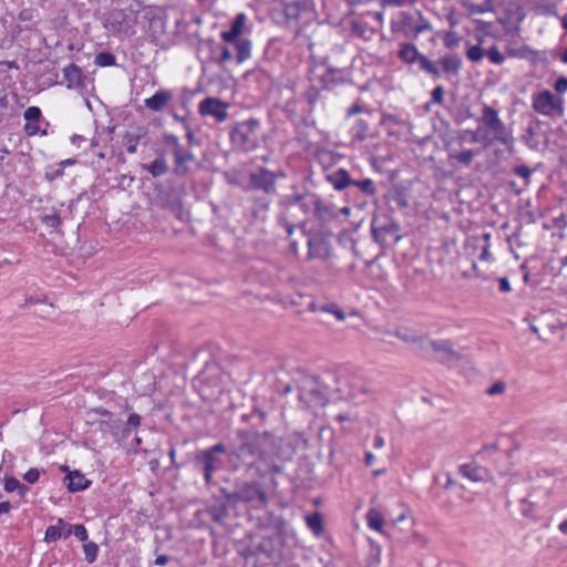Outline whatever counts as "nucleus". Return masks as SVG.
Here are the masks:
<instances>
[{"mask_svg":"<svg viewBox=\"0 0 567 567\" xmlns=\"http://www.w3.org/2000/svg\"><path fill=\"white\" fill-rule=\"evenodd\" d=\"M72 535V525L64 522L62 518L58 519L56 525H51L45 530L44 540L55 542L58 539H65Z\"/></svg>","mask_w":567,"mask_h":567,"instance_id":"9b49d317","label":"nucleus"},{"mask_svg":"<svg viewBox=\"0 0 567 567\" xmlns=\"http://www.w3.org/2000/svg\"><path fill=\"white\" fill-rule=\"evenodd\" d=\"M533 106L544 115L559 116L563 114V100L547 90L534 96Z\"/></svg>","mask_w":567,"mask_h":567,"instance_id":"39448f33","label":"nucleus"},{"mask_svg":"<svg viewBox=\"0 0 567 567\" xmlns=\"http://www.w3.org/2000/svg\"><path fill=\"white\" fill-rule=\"evenodd\" d=\"M133 22L124 10H115L104 21V27L113 33H127Z\"/></svg>","mask_w":567,"mask_h":567,"instance_id":"6e6552de","label":"nucleus"},{"mask_svg":"<svg viewBox=\"0 0 567 567\" xmlns=\"http://www.w3.org/2000/svg\"><path fill=\"white\" fill-rule=\"evenodd\" d=\"M237 48V61L240 63L249 58L250 55V43L245 40H240L236 43Z\"/></svg>","mask_w":567,"mask_h":567,"instance_id":"bb28decb","label":"nucleus"},{"mask_svg":"<svg viewBox=\"0 0 567 567\" xmlns=\"http://www.w3.org/2000/svg\"><path fill=\"white\" fill-rule=\"evenodd\" d=\"M487 56L495 64H501L504 61V56L496 49H491L487 52Z\"/></svg>","mask_w":567,"mask_h":567,"instance_id":"c03bdc74","label":"nucleus"},{"mask_svg":"<svg viewBox=\"0 0 567 567\" xmlns=\"http://www.w3.org/2000/svg\"><path fill=\"white\" fill-rule=\"evenodd\" d=\"M443 95V89L442 87H436L434 91H433V99L435 101H441V97Z\"/></svg>","mask_w":567,"mask_h":567,"instance_id":"052dcab7","label":"nucleus"},{"mask_svg":"<svg viewBox=\"0 0 567 567\" xmlns=\"http://www.w3.org/2000/svg\"><path fill=\"white\" fill-rule=\"evenodd\" d=\"M75 163H76L75 159L68 158V159L61 161L58 165L64 169L66 166L74 165Z\"/></svg>","mask_w":567,"mask_h":567,"instance_id":"13d9d810","label":"nucleus"},{"mask_svg":"<svg viewBox=\"0 0 567 567\" xmlns=\"http://www.w3.org/2000/svg\"><path fill=\"white\" fill-rule=\"evenodd\" d=\"M10 508H11L10 502H8V501L0 502V516L2 514L9 513Z\"/></svg>","mask_w":567,"mask_h":567,"instance_id":"603ef678","label":"nucleus"},{"mask_svg":"<svg viewBox=\"0 0 567 567\" xmlns=\"http://www.w3.org/2000/svg\"><path fill=\"white\" fill-rule=\"evenodd\" d=\"M280 4L281 0H275L270 8V17L277 23H281L284 20V11L280 9Z\"/></svg>","mask_w":567,"mask_h":567,"instance_id":"7c9ffc66","label":"nucleus"},{"mask_svg":"<svg viewBox=\"0 0 567 567\" xmlns=\"http://www.w3.org/2000/svg\"><path fill=\"white\" fill-rule=\"evenodd\" d=\"M257 435L254 432H239L238 443L234 446L233 454L245 462H252L259 454Z\"/></svg>","mask_w":567,"mask_h":567,"instance_id":"7ed1b4c3","label":"nucleus"},{"mask_svg":"<svg viewBox=\"0 0 567 567\" xmlns=\"http://www.w3.org/2000/svg\"><path fill=\"white\" fill-rule=\"evenodd\" d=\"M420 54L414 45L411 44H402L401 49L399 51V58L406 62V63H413L416 60L420 61Z\"/></svg>","mask_w":567,"mask_h":567,"instance_id":"4be33fe9","label":"nucleus"},{"mask_svg":"<svg viewBox=\"0 0 567 567\" xmlns=\"http://www.w3.org/2000/svg\"><path fill=\"white\" fill-rule=\"evenodd\" d=\"M83 551L85 555V560L89 564H92L96 560L99 554V546L94 542H86L83 544Z\"/></svg>","mask_w":567,"mask_h":567,"instance_id":"a878e982","label":"nucleus"},{"mask_svg":"<svg viewBox=\"0 0 567 567\" xmlns=\"http://www.w3.org/2000/svg\"><path fill=\"white\" fill-rule=\"evenodd\" d=\"M83 141H84V138L81 135H73L71 137L72 144H74L76 146H80V143L83 142Z\"/></svg>","mask_w":567,"mask_h":567,"instance_id":"e2e57ef3","label":"nucleus"},{"mask_svg":"<svg viewBox=\"0 0 567 567\" xmlns=\"http://www.w3.org/2000/svg\"><path fill=\"white\" fill-rule=\"evenodd\" d=\"M72 534H74V536L82 542L87 539V530L81 524L72 525Z\"/></svg>","mask_w":567,"mask_h":567,"instance_id":"f704fd0d","label":"nucleus"},{"mask_svg":"<svg viewBox=\"0 0 567 567\" xmlns=\"http://www.w3.org/2000/svg\"><path fill=\"white\" fill-rule=\"evenodd\" d=\"M204 452H209L212 456H217V454L226 453L227 449L223 443H217L207 450H203Z\"/></svg>","mask_w":567,"mask_h":567,"instance_id":"37998d69","label":"nucleus"},{"mask_svg":"<svg viewBox=\"0 0 567 567\" xmlns=\"http://www.w3.org/2000/svg\"><path fill=\"white\" fill-rule=\"evenodd\" d=\"M362 192L367 194L374 193V186L371 179H363L354 183Z\"/></svg>","mask_w":567,"mask_h":567,"instance_id":"58836bf2","label":"nucleus"},{"mask_svg":"<svg viewBox=\"0 0 567 567\" xmlns=\"http://www.w3.org/2000/svg\"><path fill=\"white\" fill-rule=\"evenodd\" d=\"M246 21V14L239 13L236 16L228 31L221 33V38L227 42H234L243 33L244 24Z\"/></svg>","mask_w":567,"mask_h":567,"instance_id":"f3484780","label":"nucleus"},{"mask_svg":"<svg viewBox=\"0 0 567 567\" xmlns=\"http://www.w3.org/2000/svg\"><path fill=\"white\" fill-rule=\"evenodd\" d=\"M172 99L173 94L171 91L161 90L151 97L145 99L144 105L153 112H159L164 110Z\"/></svg>","mask_w":567,"mask_h":567,"instance_id":"f8f14e48","label":"nucleus"},{"mask_svg":"<svg viewBox=\"0 0 567 567\" xmlns=\"http://www.w3.org/2000/svg\"><path fill=\"white\" fill-rule=\"evenodd\" d=\"M558 529L561 534L564 535H567V519L566 520H563L559 525H558Z\"/></svg>","mask_w":567,"mask_h":567,"instance_id":"0e129e2a","label":"nucleus"},{"mask_svg":"<svg viewBox=\"0 0 567 567\" xmlns=\"http://www.w3.org/2000/svg\"><path fill=\"white\" fill-rule=\"evenodd\" d=\"M349 184V178L346 174H342V179L336 185L337 188L341 189Z\"/></svg>","mask_w":567,"mask_h":567,"instance_id":"6e6d98bb","label":"nucleus"},{"mask_svg":"<svg viewBox=\"0 0 567 567\" xmlns=\"http://www.w3.org/2000/svg\"><path fill=\"white\" fill-rule=\"evenodd\" d=\"M143 169L147 171L153 177L165 175L169 167L164 156L156 157L152 163L143 165Z\"/></svg>","mask_w":567,"mask_h":567,"instance_id":"6ab92c4d","label":"nucleus"},{"mask_svg":"<svg viewBox=\"0 0 567 567\" xmlns=\"http://www.w3.org/2000/svg\"><path fill=\"white\" fill-rule=\"evenodd\" d=\"M499 285H501V290L502 291H509L511 290V285L509 282L506 280V279H501L499 280Z\"/></svg>","mask_w":567,"mask_h":567,"instance_id":"680f3d73","label":"nucleus"},{"mask_svg":"<svg viewBox=\"0 0 567 567\" xmlns=\"http://www.w3.org/2000/svg\"><path fill=\"white\" fill-rule=\"evenodd\" d=\"M307 527L316 537H321L324 532V519L320 513H310L305 516Z\"/></svg>","mask_w":567,"mask_h":567,"instance_id":"a211bd4d","label":"nucleus"},{"mask_svg":"<svg viewBox=\"0 0 567 567\" xmlns=\"http://www.w3.org/2000/svg\"><path fill=\"white\" fill-rule=\"evenodd\" d=\"M4 489L9 493L17 492L20 496H24L29 492V487L21 484L16 477H7L4 480Z\"/></svg>","mask_w":567,"mask_h":567,"instance_id":"5701e85b","label":"nucleus"},{"mask_svg":"<svg viewBox=\"0 0 567 567\" xmlns=\"http://www.w3.org/2000/svg\"><path fill=\"white\" fill-rule=\"evenodd\" d=\"M292 390L298 392L299 400L308 408L322 404L316 379L302 370L290 373V384L286 385V393Z\"/></svg>","mask_w":567,"mask_h":567,"instance_id":"f03ea898","label":"nucleus"},{"mask_svg":"<svg viewBox=\"0 0 567 567\" xmlns=\"http://www.w3.org/2000/svg\"><path fill=\"white\" fill-rule=\"evenodd\" d=\"M63 174H64V169L58 165L56 168H50V169L47 171L45 178L49 182H52V181H54L56 178L62 177Z\"/></svg>","mask_w":567,"mask_h":567,"instance_id":"4c0bfd02","label":"nucleus"},{"mask_svg":"<svg viewBox=\"0 0 567 567\" xmlns=\"http://www.w3.org/2000/svg\"><path fill=\"white\" fill-rule=\"evenodd\" d=\"M473 157V154L471 152H464L460 155L461 161L468 162Z\"/></svg>","mask_w":567,"mask_h":567,"instance_id":"69168bd1","label":"nucleus"},{"mask_svg":"<svg viewBox=\"0 0 567 567\" xmlns=\"http://www.w3.org/2000/svg\"><path fill=\"white\" fill-rule=\"evenodd\" d=\"M208 514L214 522L221 524L228 516V508L225 504L213 505L208 508Z\"/></svg>","mask_w":567,"mask_h":567,"instance_id":"b1692460","label":"nucleus"},{"mask_svg":"<svg viewBox=\"0 0 567 567\" xmlns=\"http://www.w3.org/2000/svg\"><path fill=\"white\" fill-rule=\"evenodd\" d=\"M40 477V471L38 468H30L23 476L29 484H34Z\"/></svg>","mask_w":567,"mask_h":567,"instance_id":"a19ab883","label":"nucleus"},{"mask_svg":"<svg viewBox=\"0 0 567 567\" xmlns=\"http://www.w3.org/2000/svg\"><path fill=\"white\" fill-rule=\"evenodd\" d=\"M231 58H233V54H231L230 50L227 47H221V54L218 59V62L225 63V62L231 60Z\"/></svg>","mask_w":567,"mask_h":567,"instance_id":"de8ad7c7","label":"nucleus"},{"mask_svg":"<svg viewBox=\"0 0 567 567\" xmlns=\"http://www.w3.org/2000/svg\"><path fill=\"white\" fill-rule=\"evenodd\" d=\"M367 520H368V525L377 530V532H381L382 530V527H383V516L381 515V513L377 509H370L367 514Z\"/></svg>","mask_w":567,"mask_h":567,"instance_id":"393cba45","label":"nucleus"},{"mask_svg":"<svg viewBox=\"0 0 567 567\" xmlns=\"http://www.w3.org/2000/svg\"><path fill=\"white\" fill-rule=\"evenodd\" d=\"M39 131H40L39 122H27L24 124V132L29 136H33V135L38 134Z\"/></svg>","mask_w":567,"mask_h":567,"instance_id":"79ce46f5","label":"nucleus"},{"mask_svg":"<svg viewBox=\"0 0 567 567\" xmlns=\"http://www.w3.org/2000/svg\"><path fill=\"white\" fill-rule=\"evenodd\" d=\"M146 128L142 126H136L131 131H127L123 136V143L126 147V151L130 154H134L137 151V145L140 141L146 136Z\"/></svg>","mask_w":567,"mask_h":567,"instance_id":"ddd939ff","label":"nucleus"},{"mask_svg":"<svg viewBox=\"0 0 567 567\" xmlns=\"http://www.w3.org/2000/svg\"><path fill=\"white\" fill-rule=\"evenodd\" d=\"M41 114V110L38 106H29L24 111L23 116L27 122H39Z\"/></svg>","mask_w":567,"mask_h":567,"instance_id":"2f4dec72","label":"nucleus"},{"mask_svg":"<svg viewBox=\"0 0 567 567\" xmlns=\"http://www.w3.org/2000/svg\"><path fill=\"white\" fill-rule=\"evenodd\" d=\"M95 64L100 66L115 65V56L110 52H101L95 56Z\"/></svg>","mask_w":567,"mask_h":567,"instance_id":"c85d7f7f","label":"nucleus"},{"mask_svg":"<svg viewBox=\"0 0 567 567\" xmlns=\"http://www.w3.org/2000/svg\"><path fill=\"white\" fill-rule=\"evenodd\" d=\"M164 142L168 145H172L174 150H177L182 146L179 143V138L173 134H164Z\"/></svg>","mask_w":567,"mask_h":567,"instance_id":"a18cd8bd","label":"nucleus"},{"mask_svg":"<svg viewBox=\"0 0 567 567\" xmlns=\"http://www.w3.org/2000/svg\"><path fill=\"white\" fill-rule=\"evenodd\" d=\"M141 424V416L137 413H131L126 426L127 427H137Z\"/></svg>","mask_w":567,"mask_h":567,"instance_id":"49530a36","label":"nucleus"},{"mask_svg":"<svg viewBox=\"0 0 567 567\" xmlns=\"http://www.w3.org/2000/svg\"><path fill=\"white\" fill-rule=\"evenodd\" d=\"M228 104L217 97H206L198 105V112L203 116H213L217 122L221 123L228 117Z\"/></svg>","mask_w":567,"mask_h":567,"instance_id":"0eeeda50","label":"nucleus"},{"mask_svg":"<svg viewBox=\"0 0 567 567\" xmlns=\"http://www.w3.org/2000/svg\"><path fill=\"white\" fill-rule=\"evenodd\" d=\"M40 301H41V300H40L39 298H35V297H32V296H31V297H28V298L25 299V305L38 303V302H40Z\"/></svg>","mask_w":567,"mask_h":567,"instance_id":"338daca9","label":"nucleus"},{"mask_svg":"<svg viewBox=\"0 0 567 567\" xmlns=\"http://www.w3.org/2000/svg\"><path fill=\"white\" fill-rule=\"evenodd\" d=\"M251 183L256 188L270 193L275 188V175L268 171H260L251 175Z\"/></svg>","mask_w":567,"mask_h":567,"instance_id":"4468645a","label":"nucleus"},{"mask_svg":"<svg viewBox=\"0 0 567 567\" xmlns=\"http://www.w3.org/2000/svg\"><path fill=\"white\" fill-rule=\"evenodd\" d=\"M555 90L558 92V93H564L567 91V79L565 78H560L556 81L555 83Z\"/></svg>","mask_w":567,"mask_h":567,"instance_id":"09e8293b","label":"nucleus"},{"mask_svg":"<svg viewBox=\"0 0 567 567\" xmlns=\"http://www.w3.org/2000/svg\"><path fill=\"white\" fill-rule=\"evenodd\" d=\"M231 504L257 502L266 504V494L258 483H239L236 486V495L229 496Z\"/></svg>","mask_w":567,"mask_h":567,"instance_id":"20e7f679","label":"nucleus"},{"mask_svg":"<svg viewBox=\"0 0 567 567\" xmlns=\"http://www.w3.org/2000/svg\"><path fill=\"white\" fill-rule=\"evenodd\" d=\"M173 155L175 158V174L177 175H184L187 173L188 168L186 167V164L188 162H193L195 159L194 155L185 151L182 146L177 150H173Z\"/></svg>","mask_w":567,"mask_h":567,"instance_id":"2eb2a0df","label":"nucleus"},{"mask_svg":"<svg viewBox=\"0 0 567 567\" xmlns=\"http://www.w3.org/2000/svg\"><path fill=\"white\" fill-rule=\"evenodd\" d=\"M480 259L484 261H489L492 259V254L488 250V246H485L480 255Z\"/></svg>","mask_w":567,"mask_h":567,"instance_id":"3c124183","label":"nucleus"},{"mask_svg":"<svg viewBox=\"0 0 567 567\" xmlns=\"http://www.w3.org/2000/svg\"><path fill=\"white\" fill-rule=\"evenodd\" d=\"M481 455L483 458L493 461L492 468L478 465L476 463L464 464L460 467V473L472 482H491L496 484L499 480L512 474V464L505 452H501L495 445H485Z\"/></svg>","mask_w":567,"mask_h":567,"instance_id":"f257e3e1","label":"nucleus"},{"mask_svg":"<svg viewBox=\"0 0 567 567\" xmlns=\"http://www.w3.org/2000/svg\"><path fill=\"white\" fill-rule=\"evenodd\" d=\"M233 143L243 148L244 151H250L256 146V140L252 136L251 128L244 124L233 130L230 134Z\"/></svg>","mask_w":567,"mask_h":567,"instance_id":"1a4fd4ad","label":"nucleus"},{"mask_svg":"<svg viewBox=\"0 0 567 567\" xmlns=\"http://www.w3.org/2000/svg\"><path fill=\"white\" fill-rule=\"evenodd\" d=\"M41 220L47 227H51L54 229H56L61 225V217L58 214L44 215L42 216Z\"/></svg>","mask_w":567,"mask_h":567,"instance_id":"473e14b6","label":"nucleus"},{"mask_svg":"<svg viewBox=\"0 0 567 567\" xmlns=\"http://www.w3.org/2000/svg\"><path fill=\"white\" fill-rule=\"evenodd\" d=\"M420 64L424 71H426L431 74H434V75L439 74V70L435 66V64L433 62L429 61L425 56H420Z\"/></svg>","mask_w":567,"mask_h":567,"instance_id":"72a5a7b5","label":"nucleus"},{"mask_svg":"<svg viewBox=\"0 0 567 567\" xmlns=\"http://www.w3.org/2000/svg\"><path fill=\"white\" fill-rule=\"evenodd\" d=\"M157 199H158L159 205L162 207L168 208L172 212H176V210H178L181 208V203H179L178 198H176L175 196L171 195L169 193L161 192L157 195Z\"/></svg>","mask_w":567,"mask_h":567,"instance_id":"412c9836","label":"nucleus"},{"mask_svg":"<svg viewBox=\"0 0 567 567\" xmlns=\"http://www.w3.org/2000/svg\"><path fill=\"white\" fill-rule=\"evenodd\" d=\"M286 16L295 19H302L303 17L311 16V3L306 1L301 4V8L298 3H292L286 7Z\"/></svg>","mask_w":567,"mask_h":567,"instance_id":"aec40b11","label":"nucleus"},{"mask_svg":"<svg viewBox=\"0 0 567 567\" xmlns=\"http://www.w3.org/2000/svg\"><path fill=\"white\" fill-rule=\"evenodd\" d=\"M484 53L478 45L471 47L467 50V58L472 61H480L483 58Z\"/></svg>","mask_w":567,"mask_h":567,"instance_id":"e433bc0d","label":"nucleus"},{"mask_svg":"<svg viewBox=\"0 0 567 567\" xmlns=\"http://www.w3.org/2000/svg\"><path fill=\"white\" fill-rule=\"evenodd\" d=\"M65 480H68V489L72 493L86 489L91 482L79 471L70 472Z\"/></svg>","mask_w":567,"mask_h":567,"instance_id":"dca6fc26","label":"nucleus"},{"mask_svg":"<svg viewBox=\"0 0 567 567\" xmlns=\"http://www.w3.org/2000/svg\"><path fill=\"white\" fill-rule=\"evenodd\" d=\"M168 563V556L166 555H159L155 559V565L157 566H165Z\"/></svg>","mask_w":567,"mask_h":567,"instance_id":"864d4df0","label":"nucleus"},{"mask_svg":"<svg viewBox=\"0 0 567 567\" xmlns=\"http://www.w3.org/2000/svg\"><path fill=\"white\" fill-rule=\"evenodd\" d=\"M309 255L312 258L324 259L330 255V243L323 236H313L308 240Z\"/></svg>","mask_w":567,"mask_h":567,"instance_id":"9d476101","label":"nucleus"},{"mask_svg":"<svg viewBox=\"0 0 567 567\" xmlns=\"http://www.w3.org/2000/svg\"><path fill=\"white\" fill-rule=\"evenodd\" d=\"M185 130L188 144H194L196 142V137L193 131L189 128L188 124H185Z\"/></svg>","mask_w":567,"mask_h":567,"instance_id":"8fccbe9b","label":"nucleus"},{"mask_svg":"<svg viewBox=\"0 0 567 567\" xmlns=\"http://www.w3.org/2000/svg\"><path fill=\"white\" fill-rule=\"evenodd\" d=\"M322 310L332 313L340 321L346 319L344 312L333 305L326 306Z\"/></svg>","mask_w":567,"mask_h":567,"instance_id":"ea45409f","label":"nucleus"},{"mask_svg":"<svg viewBox=\"0 0 567 567\" xmlns=\"http://www.w3.org/2000/svg\"><path fill=\"white\" fill-rule=\"evenodd\" d=\"M486 120L489 123L491 127L498 133L501 131L502 124L499 120L497 118L496 114L494 112L486 113Z\"/></svg>","mask_w":567,"mask_h":567,"instance_id":"c9c22d12","label":"nucleus"},{"mask_svg":"<svg viewBox=\"0 0 567 567\" xmlns=\"http://www.w3.org/2000/svg\"><path fill=\"white\" fill-rule=\"evenodd\" d=\"M220 493L226 498V501L231 504V499L229 498V496L236 495V489L234 492H229L227 488L221 487Z\"/></svg>","mask_w":567,"mask_h":567,"instance_id":"5fc2aeb1","label":"nucleus"},{"mask_svg":"<svg viewBox=\"0 0 567 567\" xmlns=\"http://www.w3.org/2000/svg\"><path fill=\"white\" fill-rule=\"evenodd\" d=\"M174 120L181 122L184 126L187 124L186 118L184 116L178 115L177 113L173 114Z\"/></svg>","mask_w":567,"mask_h":567,"instance_id":"774afa93","label":"nucleus"},{"mask_svg":"<svg viewBox=\"0 0 567 567\" xmlns=\"http://www.w3.org/2000/svg\"><path fill=\"white\" fill-rule=\"evenodd\" d=\"M81 75H82V71L75 64H71L64 69V76L71 83L79 82L81 79Z\"/></svg>","mask_w":567,"mask_h":567,"instance_id":"cd10ccee","label":"nucleus"},{"mask_svg":"<svg viewBox=\"0 0 567 567\" xmlns=\"http://www.w3.org/2000/svg\"><path fill=\"white\" fill-rule=\"evenodd\" d=\"M374 462V455L371 452L365 453L364 463L367 466H371Z\"/></svg>","mask_w":567,"mask_h":567,"instance_id":"4d7b16f0","label":"nucleus"},{"mask_svg":"<svg viewBox=\"0 0 567 567\" xmlns=\"http://www.w3.org/2000/svg\"><path fill=\"white\" fill-rule=\"evenodd\" d=\"M373 446L375 449H381L384 446V440L381 436H375L373 440Z\"/></svg>","mask_w":567,"mask_h":567,"instance_id":"bf43d9fd","label":"nucleus"},{"mask_svg":"<svg viewBox=\"0 0 567 567\" xmlns=\"http://www.w3.org/2000/svg\"><path fill=\"white\" fill-rule=\"evenodd\" d=\"M440 63L446 72H455L460 66V60L455 56H445Z\"/></svg>","mask_w":567,"mask_h":567,"instance_id":"c756f323","label":"nucleus"},{"mask_svg":"<svg viewBox=\"0 0 567 567\" xmlns=\"http://www.w3.org/2000/svg\"><path fill=\"white\" fill-rule=\"evenodd\" d=\"M194 464L204 474L206 485H210L213 474L221 465V460L217 456H212L209 452L199 451L195 455Z\"/></svg>","mask_w":567,"mask_h":567,"instance_id":"423d86ee","label":"nucleus"}]
</instances>
